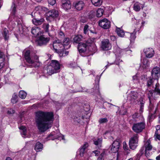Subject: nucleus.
<instances>
[{"label": "nucleus", "instance_id": "1", "mask_svg": "<svg viewBox=\"0 0 160 160\" xmlns=\"http://www.w3.org/2000/svg\"><path fill=\"white\" fill-rule=\"evenodd\" d=\"M54 120V115L51 112L40 111L36 112L35 121L39 131L43 132L52 126Z\"/></svg>", "mask_w": 160, "mask_h": 160}, {"label": "nucleus", "instance_id": "2", "mask_svg": "<svg viewBox=\"0 0 160 160\" xmlns=\"http://www.w3.org/2000/svg\"><path fill=\"white\" fill-rule=\"evenodd\" d=\"M60 64L58 61L52 60L47 67V72L50 75L58 72L60 71Z\"/></svg>", "mask_w": 160, "mask_h": 160}, {"label": "nucleus", "instance_id": "3", "mask_svg": "<svg viewBox=\"0 0 160 160\" xmlns=\"http://www.w3.org/2000/svg\"><path fill=\"white\" fill-rule=\"evenodd\" d=\"M157 81V83L155 85V88L154 90H151L149 91L148 94V97L150 100H152L153 97L155 98H158L160 96V90L158 88L159 87V84Z\"/></svg>", "mask_w": 160, "mask_h": 160}, {"label": "nucleus", "instance_id": "4", "mask_svg": "<svg viewBox=\"0 0 160 160\" xmlns=\"http://www.w3.org/2000/svg\"><path fill=\"white\" fill-rule=\"evenodd\" d=\"M152 99L151 100L149 98V100L150 104H149V117L150 119L152 118V117L153 115V114H154L156 113L157 109V107H156L155 108L153 107V103L158 98H155V97H152Z\"/></svg>", "mask_w": 160, "mask_h": 160}, {"label": "nucleus", "instance_id": "5", "mask_svg": "<svg viewBox=\"0 0 160 160\" xmlns=\"http://www.w3.org/2000/svg\"><path fill=\"white\" fill-rule=\"evenodd\" d=\"M58 15V11L55 9L50 10L47 13L46 19L47 20L51 22L57 18Z\"/></svg>", "mask_w": 160, "mask_h": 160}, {"label": "nucleus", "instance_id": "6", "mask_svg": "<svg viewBox=\"0 0 160 160\" xmlns=\"http://www.w3.org/2000/svg\"><path fill=\"white\" fill-rule=\"evenodd\" d=\"M145 125L143 122L134 124L132 127V130L136 133L140 132L145 128Z\"/></svg>", "mask_w": 160, "mask_h": 160}, {"label": "nucleus", "instance_id": "7", "mask_svg": "<svg viewBox=\"0 0 160 160\" xmlns=\"http://www.w3.org/2000/svg\"><path fill=\"white\" fill-rule=\"evenodd\" d=\"M138 142V135L136 134L131 137L129 141V146L130 148L134 150L137 147Z\"/></svg>", "mask_w": 160, "mask_h": 160}, {"label": "nucleus", "instance_id": "8", "mask_svg": "<svg viewBox=\"0 0 160 160\" xmlns=\"http://www.w3.org/2000/svg\"><path fill=\"white\" fill-rule=\"evenodd\" d=\"M24 57L26 62L29 64H32L33 67L34 61L32 59L33 56L30 54V50H27L25 52Z\"/></svg>", "mask_w": 160, "mask_h": 160}, {"label": "nucleus", "instance_id": "9", "mask_svg": "<svg viewBox=\"0 0 160 160\" xmlns=\"http://www.w3.org/2000/svg\"><path fill=\"white\" fill-rule=\"evenodd\" d=\"M49 38L45 37L44 35H41L38 37L37 43L39 46L46 45L49 42Z\"/></svg>", "mask_w": 160, "mask_h": 160}, {"label": "nucleus", "instance_id": "10", "mask_svg": "<svg viewBox=\"0 0 160 160\" xmlns=\"http://www.w3.org/2000/svg\"><path fill=\"white\" fill-rule=\"evenodd\" d=\"M151 76L153 79L158 81L160 77V69L156 67L153 68L151 72Z\"/></svg>", "mask_w": 160, "mask_h": 160}, {"label": "nucleus", "instance_id": "11", "mask_svg": "<svg viewBox=\"0 0 160 160\" xmlns=\"http://www.w3.org/2000/svg\"><path fill=\"white\" fill-rule=\"evenodd\" d=\"M99 26L104 29H108L110 27V22L107 18H104L99 22Z\"/></svg>", "mask_w": 160, "mask_h": 160}, {"label": "nucleus", "instance_id": "12", "mask_svg": "<svg viewBox=\"0 0 160 160\" xmlns=\"http://www.w3.org/2000/svg\"><path fill=\"white\" fill-rule=\"evenodd\" d=\"M138 97V93L136 92L132 91L128 95V99L132 103L135 102V100Z\"/></svg>", "mask_w": 160, "mask_h": 160}, {"label": "nucleus", "instance_id": "13", "mask_svg": "<svg viewBox=\"0 0 160 160\" xmlns=\"http://www.w3.org/2000/svg\"><path fill=\"white\" fill-rule=\"evenodd\" d=\"M145 56L147 58H152L154 54V51L152 48H146L143 50Z\"/></svg>", "mask_w": 160, "mask_h": 160}, {"label": "nucleus", "instance_id": "14", "mask_svg": "<svg viewBox=\"0 0 160 160\" xmlns=\"http://www.w3.org/2000/svg\"><path fill=\"white\" fill-rule=\"evenodd\" d=\"M101 48L103 50H107L111 49V45L108 39H104L102 42Z\"/></svg>", "mask_w": 160, "mask_h": 160}, {"label": "nucleus", "instance_id": "15", "mask_svg": "<svg viewBox=\"0 0 160 160\" xmlns=\"http://www.w3.org/2000/svg\"><path fill=\"white\" fill-rule=\"evenodd\" d=\"M87 45L86 43L80 42L78 45V49L81 54L84 53L86 51Z\"/></svg>", "mask_w": 160, "mask_h": 160}, {"label": "nucleus", "instance_id": "16", "mask_svg": "<svg viewBox=\"0 0 160 160\" xmlns=\"http://www.w3.org/2000/svg\"><path fill=\"white\" fill-rule=\"evenodd\" d=\"M62 8L65 10H68L70 9L71 7V5L70 1L69 0H62Z\"/></svg>", "mask_w": 160, "mask_h": 160}, {"label": "nucleus", "instance_id": "17", "mask_svg": "<svg viewBox=\"0 0 160 160\" xmlns=\"http://www.w3.org/2000/svg\"><path fill=\"white\" fill-rule=\"evenodd\" d=\"M53 49L56 51L59 50L60 49L63 48V46L58 40L54 41L53 43Z\"/></svg>", "mask_w": 160, "mask_h": 160}, {"label": "nucleus", "instance_id": "18", "mask_svg": "<svg viewBox=\"0 0 160 160\" xmlns=\"http://www.w3.org/2000/svg\"><path fill=\"white\" fill-rule=\"evenodd\" d=\"M60 134L57 135L55 132H52L46 138V140H53L57 139H59V138L60 137Z\"/></svg>", "mask_w": 160, "mask_h": 160}, {"label": "nucleus", "instance_id": "19", "mask_svg": "<svg viewBox=\"0 0 160 160\" xmlns=\"http://www.w3.org/2000/svg\"><path fill=\"white\" fill-rule=\"evenodd\" d=\"M74 5L76 9L78 10H80L83 8L84 4L83 1H80L74 2Z\"/></svg>", "mask_w": 160, "mask_h": 160}, {"label": "nucleus", "instance_id": "20", "mask_svg": "<svg viewBox=\"0 0 160 160\" xmlns=\"http://www.w3.org/2000/svg\"><path fill=\"white\" fill-rule=\"evenodd\" d=\"M150 62L147 59L144 58L141 60V65L143 68H147L149 67Z\"/></svg>", "mask_w": 160, "mask_h": 160}, {"label": "nucleus", "instance_id": "21", "mask_svg": "<svg viewBox=\"0 0 160 160\" xmlns=\"http://www.w3.org/2000/svg\"><path fill=\"white\" fill-rule=\"evenodd\" d=\"M44 21L45 20L43 18H42L39 19L34 18L32 19V23L36 26L41 25Z\"/></svg>", "mask_w": 160, "mask_h": 160}, {"label": "nucleus", "instance_id": "22", "mask_svg": "<svg viewBox=\"0 0 160 160\" xmlns=\"http://www.w3.org/2000/svg\"><path fill=\"white\" fill-rule=\"evenodd\" d=\"M31 32L34 36H37L41 33V30L40 28L38 27H33L31 30Z\"/></svg>", "mask_w": 160, "mask_h": 160}, {"label": "nucleus", "instance_id": "23", "mask_svg": "<svg viewBox=\"0 0 160 160\" xmlns=\"http://www.w3.org/2000/svg\"><path fill=\"white\" fill-rule=\"evenodd\" d=\"M70 43V39L68 38H66L63 41V48L65 49H68L70 47V45H69Z\"/></svg>", "mask_w": 160, "mask_h": 160}, {"label": "nucleus", "instance_id": "24", "mask_svg": "<svg viewBox=\"0 0 160 160\" xmlns=\"http://www.w3.org/2000/svg\"><path fill=\"white\" fill-rule=\"evenodd\" d=\"M34 61V63L33 65V67H39L41 65V63L39 61V57L37 55L33 56Z\"/></svg>", "mask_w": 160, "mask_h": 160}, {"label": "nucleus", "instance_id": "25", "mask_svg": "<svg viewBox=\"0 0 160 160\" xmlns=\"http://www.w3.org/2000/svg\"><path fill=\"white\" fill-rule=\"evenodd\" d=\"M144 7L143 4L138 2L135 3L134 5V9L137 12L139 11L141 9H142Z\"/></svg>", "mask_w": 160, "mask_h": 160}, {"label": "nucleus", "instance_id": "26", "mask_svg": "<svg viewBox=\"0 0 160 160\" xmlns=\"http://www.w3.org/2000/svg\"><path fill=\"white\" fill-rule=\"evenodd\" d=\"M151 141L149 139L144 144L145 148V150H151L152 148V146L150 144Z\"/></svg>", "mask_w": 160, "mask_h": 160}, {"label": "nucleus", "instance_id": "27", "mask_svg": "<svg viewBox=\"0 0 160 160\" xmlns=\"http://www.w3.org/2000/svg\"><path fill=\"white\" fill-rule=\"evenodd\" d=\"M43 148V145L40 142H37L35 146V150L36 152H39L42 150Z\"/></svg>", "mask_w": 160, "mask_h": 160}, {"label": "nucleus", "instance_id": "28", "mask_svg": "<svg viewBox=\"0 0 160 160\" xmlns=\"http://www.w3.org/2000/svg\"><path fill=\"white\" fill-rule=\"evenodd\" d=\"M92 4L95 6H100L102 2V0H91Z\"/></svg>", "mask_w": 160, "mask_h": 160}, {"label": "nucleus", "instance_id": "29", "mask_svg": "<svg viewBox=\"0 0 160 160\" xmlns=\"http://www.w3.org/2000/svg\"><path fill=\"white\" fill-rule=\"evenodd\" d=\"M19 129L21 130V133L22 137L25 138L26 135V128L23 126H22L19 128Z\"/></svg>", "mask_w": 160, "mask_h": 160}, {"label": "nucleus", "instance_id": "30", "mask_svg": "<svg viewBox=\"0 0 160 160\" xmlns=\"http://www.w3.org/2000/svg\"><path fill=\"white\" fill-rule=\"evenodd\" d=\"M116 32L118 36L122 37L124 35V32L120 28H117Z\"/></svg>", "mask_w": 160, "mask_h": 160}, {"label": "nucleus", "instance_id": "31", "mask_svg": "<svg viewBox=\"0 0 160 160\" xmlns=\"http://www.w3.org/2000/svg\"><path fill=\"white\" fill-rule=\"evenodd\" d=\"M8 33L9 32L8 30L6 28H5L4 29L3 35L4 37V38L6 41L8 39L9 37Z\"/></svg>", "mask_w": 160, "mask_h": 160}, {"label": "nucleus", "instance_id": "32", "mask_svg": "<svg viewBox=\"0 0 160 160\" xmlns=\"http://www.w3.org/2000/svg\"><path fill=\"white\" fill-rule=\"evenodd\" d=\"M102 141V138H98V139H95L93 140L94 144L96 145H98L99 146H101V144Z\"/></svg>", "mask_w": 160, "mask_h": 160}, {"label": "nucleus", "instance_id": "33", "mask_svg": "<svg viewBox=\"0 0 160 160\" xmlns=\"http://www.w3.org/2000/svg\"><path fill=\"white\" fill-rule=\"evenodd\" d=\"M104 12L103 10L101 8H99L97 11L96 16L98 17H101Z\"/></svg>", "mask_w": 160, "mask_h": 160}, {"label": "nucleus", "instance_id": "34", "mask_svg": "<svg viewBox=\"0 0 160 160\" xmlns=\"http://www.w3.org/2000/svg\"><path fill=\"white\" fill-rule=\"evenodd\" d=\"M27 96L26 93L23 91H21L19 93V97L22 98L24 99Z\"/></svg>", "mask_w": 160, "mask_h": 160}, {"label": "nucleus", "instance_id": "35", "mask_svg": "<svg viewBox=\"0 0 160 160\" xmlns=\"http://www.w3.org/2000/svg\"><path fill=\"white\" fill-rule=\"evenodd\" d=\"M123 149L127 152V154H129L130 153V150L128 149V148L126 142H123Z\"/></svg>", "mask_w": 160, "mask_h": 160}, {"label": "nucleus", "instance_id": "36", "mask_svg": "<svg viewBox=\"0 0 160 160\" xmlns=\"http://www.w3.org/2000/svg\"><path fill=\"white\" fill-rule=\"evenodd\" d=\"M16 6L14 2H13L11 7L12 13L14 15L16 12Z\"/></svg>", "mask_w": 160, "mask_h": 160}, {"label": "nucleus", "instance_id": "37", "mask_svg": "<svg viewBox=\"0 0 160 160\" xmlns=\"http://www.w3.org/2000/svg\"><path fill=\"white\" fill-rule=\"evenodd\" d=\"M81 36L77 35L74 37L73 40L74 42L78 43L81 40Z\"/></svg>", "mask_w": 160, "mask_h": 160}, {"label": "nucleus", "instance_id": "38", "mask_svg": "<svg viewBox=\"0 0 160 160\" xmlns=\"http://www.w3.org/2000/svg\"><path fill=\"white\" fill-rule=\"evenodd\" d=\"M127 33L129 35H130V42H133V41L136 38V36H135V33L134 32H133L132 33H129L128 32H127Z\"/></svg>", "mask_w": 160, "mask_h": 160}, {"label": "nucleus", "instance_id": "39", "mask_svg": "<svg viewBox=\"0 0 160 160\" xmlns=\"http://www.w3.org/2000/svg\"><path fill=\"white\" fill-rule=\"evenodd\" d=\"M84 118L83 116H82V117H81V116H75L73 118V119L75 122H76L78 123H79L81 121V118L83 119Z\"/></svg>", "mask_w": 160, "mask_h": 160}, {"label": "nucleus", "instance_id": "40", "mask_svg": "<svg viewBox=\"0 0 160 160\" xmlns=\"http://www.w3.org/2000/svg\"><path fill=\"white\" fill-rule=\"evenodd\" d=\"M49 27V25L48 23H44L42 25V28L44 29L45 31L46 32H48Z\"/></svg>", "mask_w": 160, "mask_h": 160}, {"label": "nucleus", "instance_id": "41", "mask_svg": "<svg viewBox=\"0 0 160 160\" xmlns=\"http://www.w3.org/2000/svg\"><path fill=\"white\" fill-rule=\"evenodd\" d=\"M120 143L119 141V140H118L117 139L113 142L112 145H113L114 147H117V148H119L120 147Z\"/></svg>", "mask_w": 160, "mask_h": 160}, {"label": "nucleus", "instance_id": "42", "mask_svg": "<svg viewBox=\"0 0 160 160\" xmlns=\"http://www.w3.org/2000/svg\"><path fill=\"white\" fill-rule=\"evenodd\" d=\"M108 122V120L107 118H101L98 120V122L100 124L106 123Z\"/></svg>", "mask_w": 160, "mask_h": 160}, {"label": "nucleus", "instance_id": "43", "mask_svg": "<svg viewBox=\"0 0 160 160\" xmlns=\"http://www.w3.org/2000/svg\"><path fill=\"white\" fill-rule=\"evenodd\" d=\"M154 79H153L152 77V78H150L149 80L147 82V86L148 87L150 86L153 83L154 80H155Z\"/></svg>", "mask_w": 160, "mask_h": 160}, {"label": "nucleus", "instance_id": "44", "mask_svg": "<svg viewBox=\"0 0 160 160\" xmlns=\"http://www.w3.org/2000/svg\"><path fill=\"white\" fill-rule=\"evenodd\" d=\"M119 148H117L116 147H114L113 145L112 146V147L111 148V150L112 152L116 153L117 152Z\"/></svg>", "mask_w": 160, "mask_h": 160}, {"label": "nucleus", "instance_id": "45", "mask_svg": "<svg viewBox=\"0 0 160 160\" xmlns=\"http://www.w3.org/2000/svg\"><path fill=\"white\" fill-rule=\"evenodd\" d=\"M17 96L15 94H13L12 98L11 99V102L12 103H15L16 102L17 99Z\"/></svg>", "mask_w": 160, "mask_h": 160}, {"label": "nucleus", "instance_id": "46", "mask_svg": "<svg viewBox=\"0 0 160 160\" xmlns=\"http://www.w3.org/2000/svg\"><path fill=\"white\" fill-rule=\"evenodd\" d=\"M89 26L87 25H85L84 26V32L85 34H87L88 33L89 30Z\"/></svg>", "mask_w": 160, "mask_h": 160}, {"label": "nucleus", "instance_id": "47", "mask_svg": "<svg viewBox=\"0 0 160 160\" xmlns=\"http://www.w3.org/2000/svg\"><path fill=\"white\" fill-rule=\"evenodd\" d=\"M38 8V9L42 12H46L48 10V8L44 7L39 6Z\"/></svg>", "mask_w": 160, "mask_h": 160}, {"label": "nucleus", "instance_id": "48", "mask_svg": "<svg viewBox=\"0 0 160 160\" xmlns=\"http://www.w3.org/2000/svg\"><path fill=\"white\" fill-rule=\"evenodd\" d=\"M48 2L49 4L53 6L56 3V0H48Z\"/></svg>", "mask_w": 160, "mask_h": 160}, {"label": "nucleus", "instance_id": "49", "mask_svg": "<svg viewBox=\"0 0 160 160\" xmlns=\"http://www.w3.org/2000/svg\"><path fill=\"white\" fill-rule=\"evenodd\" d=\"M15 112V111L14 110L10 108L7 111V113L8 114H14Z\"/></svg>", "mask_w": 160, "mask_h": 160}, {"label": "nucleus", "instance_id": "50", "mask_svg": "<svg viewBox=\"0 0 160 160\" xmlns=\"http://www.w3.org/2000/svg\"><path fill=\"white\" fill-rule=\"evenodd\" d=\"M104 152H103L101 153L98 159V160H104V159L103 158V157L104 155Z\"/></svg>", "mask_w": 160, "mask_h": 160}, {"label": "nucleus", "instance_id": "51", "mask_svg": "<svg viewBox=\"0 0 160 160\" xmlns=\"http://www.w3.org/2000/svg\"><path fill=\"white\" fill-rule=\"evenodd\" d=\"M84 150H84L83 148H80L79 151V155L81 157L83 156V154Z\"/></svg>", "mask_w": 160, "mask_h": 160}, {"label": "nucleus", "instance_id": "52", "mask_svg": "<svg viewBox=\"0 0 160 160\" xmlns=\"http://www.w3.org/2000/svg\"><path fill=\"white\" fill-rule=\"evenodd\" d=\"M138 78L137 76V74H136L132 77V80L134 82L137 81L138 80Z\"/></svg>", "mask_w": 160, "mask_h": 160}, {"label": "nucleus", "instance_id": "53", "mask_svg": "<svg viewBox=\"0 0 160 160\" xmlns=\"http://www.w3.org/2000/svg\"><path fill=\"white\" fill-rule=\"evenodd\" d=\"M154 136L157 139L160 140V134H158L157 131L155 133Z\"/></svg>", "mask_w": 160, "mask_h": 160}, {"label": "nucleus", "instance_id": "54", "mask_svg": "<svg viewBox=\"0 0 160 160\" xmlns=\"http://www.w3.org/2000/svg\"><path fill=\"white\" fill-rule=\"evenodd\" d=\"M88 143H86L84 144L83 145V146H82L81 148H83L84 150H85V149L88 147Z\"/></svg>", "mask_w": 160, "mask_h": 160}, {"label": "nucleus", "instance_id": "55", "mask_svg": "<svg viewBox=\"0 0 160 160\" xmlns=\"http://www.w3.org/2000/svg\"><path fill=\"white\" fill-rule=\"evenodd\" d=\"M150 150H145V155L146 157H148L150 155V153L149 152V151Z\"/></svg>", "mask_w": 160, "mask_h": 160}, {"label": "nucleus", "instance_id": "56", "mask_svg": "<svg viewBox=\"0 0 160 160\" xmlns=\"http://www.w3.org/2000/svg\"><path fill=\"white\" fill-rule=\"evenodd\" d=\"M92 152L95 154L96 156H98L100 153L99 151L97 150L93 151Z\"/></svg>", "mask_w": 160, "mask_h": 160}, {"label": "nucleus", "instance_id": "57", "mask_svg": "<svg viewBox=\"0 0 160 160\" xmlns=\"http://www.w3.org/2000/svg\"><path fill=\"white\" fill-rule=\"evenodd\" d=\"M144 149L143 147L141 148L139 151L140 153L139 154H141V155L144 152Z\"/></svg>", "mask_w": 160, "mask_h": 160}, {"label": "nucleus", "instance_id": "58", "mask_svg": "<svg viewBox=\"0 0 160 160\" xmlns=\"http://www.w3.org/2000/svg\"><path fill=\"white\" fill-rule=\"evenodd\" d=\"M110 39L111 40L114 41L116 39V37L114 36H110Z\"/></svg>", "mask_w": 160, "mask_h": 160}, {"label": "nucleus", "instance_id": "59", "mask_svg": "<svg viewBox=\"0 0 160 160\" xmlns=\"http://www.w3.org/2000/svg\"><path fill=\"white\" fill-rule=\"evenodd\" d=\"M59 34L60 36L62 37L63 38L64 37V33L62 31H60L59 33Z\"/></svg>", "mask_w": 160, "mask_h": 160}, {"label": "nucleus", "instance_id": "60", "mask_svg": "<svg viewBox=\"0 0 160 160\" xmlns=\"http://www.w3.org/2000/svg\"><path fill=\"white\" fill-rule=\"evenodd\" d=\"M91 13L92 14V16H91V15H89V18H92V17H93L95 15V12L93 11H91Z\"/></svg>", "mask_w": 160, "mask_h": 160}, {"label": "nucleus", "instance_id": "61", "mask_svg": "<svg viewBox=\"0 0 160 160\" xmlns=\"http://www.w3.org/2000/svg\"><path fill=\"white\" fill-rule=\"evenodd\" d=\"M68 54V51H65L63 53L62 56H67Z\"/></svg>", "mask_w": 160, "mask_h": 160}, {"label": "nucleus", "instance_id": "62", "mask_svg": "<svg viewBox=\"0 0 160 160\" xmlns=\"http://www.w3.org/2000/svg\"><path fill=\"white\" fill-rule=\"evenodd\" d=\"M160 129V125H157L156 127V129L157 132H158V130Z\"/></svg>", "mask_w": 160, "mask_h": 160}, {"label": "nucleus", "instance_id": "63", "mask_svg": "<svg viewBox=\"0 0 160 160\" xmlns=\"http://www.w3.org/2000/svg\"><path fill=\"white\" fill-rule=\"evenodd\" d=\"M38 13V12H34L33 13V12H32V14H31V15L32 16V17L33 18L34 17H35V16H36L35 15V13Z\"/></svg>", "mask_w": 160, "mask_h": 160}, {"label": "nucleus", "instance_id": "64", "mask_svg": "<svg viewBox=\"0 0 160 160\" xmlns=\"http://www.w3.org/2000/svg\"><path fill=\"white\" fill-rule=\"evenodd\" d=\"M156 160H160V154L156 157Z\"/></svg>", "mask_w": 160, "mask_h": 160}]
</instances>
